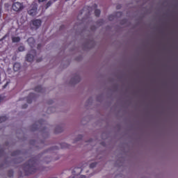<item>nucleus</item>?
Instances as JSON below:
<instances>
[{
    "instance_id": "412c9836",
    "label": "nucleus",
    "mask_w": 178,
    "mask_h": 178,
    "mask_svg": "<svg viewBox=\"0 0 178 178\" xmlns=\"http://www.w3.org/2000/svg\"><path fill=\"white\" fill-rule=\"evenodd\" d=\"M109 20H113V15H110L108 17Z\"/></svg>"
},
{
    "instance_id": "a878e982",
    "label": "nucleus",
    "mask_w": 178,
    "mask_h": 178,
    "mask_svg": "<svg viewBox=\"0 0 178 178\" xmlns=\"http://www.w3.org/2000/svg\"><path fill=\"white\" fill-rule=\"evenodd\" d=\"M46 0H38V2H44Z\"/></svg>"
},
{
    "instance_id": "423d86ee",
    "label": "nucleus",
    "mask_w": 178,
    "mask_h": 178,
    "mask_svg": "<svg viewBox=\"0 0 178 178\" xmlns=\"http://www.w3.org/2000/svg\"><path fill=\"white\" fill-rule=\"evenodd\" d=\"M80 173H81V168H75L72 171V175L74 177L72 178H74L76 176H79Z\"/></svg>"
},
{
    "instance_id": "393cba45",
    "label": "nucleus",
    "mask_w": 178,
    "mask_h": 178,
    "mask_svg": "<svg viewBox=\"0 0 178 178\" xmlns=\"http://www.w3.org/2000/svg\"><path fill=\"white\" fill-rule=\"evenodd\" d=\"M117 16H122V13H118Z\"/></svg>"
},
{
    "instance_id": "f257e3e1",
    "label": "nucleus",
    "mask_w": 178,
    "mask_h": 178,
    "mask_svg": "<svg viewBox=\"0 0 178 178\" xmlns=\"http://www.w3.org/2000/svg\"><path fill=\"white\" fill-rule=\"evenodd\" d=\"M81 81V76L78 74H75L70 80L69 85L70 86H76V84H79Z\"/></svg>"
},
{
    "instance_id": "aec40b11",
    "label": "nucleus",
    "mask_w": 178,
    "mask_h": 178,
    "mask_svg": "<svg viewBox=\"0 0 178 178\" xmlns=\"http://www.w3.org/2000/svg\"><path fill=\"white\" fill-rule=\"evenodd\" d=\"M38 124H40V122H37L36 124H33L32 126L31 130H35V129H36L35 127L38 126Z\"/></svg>"
},
{
    "instance_id": "c85d7f7f",
    "label": "nucleus",
    "mask_w": 178,
    "mask_h": 178,
    "mask_svg": "<svg viewBox=\"0 0 178 178\" xmlns=\"http://www.w3.org/2000/svg\"><path fill=\"white\" fill-rule=\"evenodd\" d=\"M38 62H41V59H40V60H38Z\"/></svg>"
},
{
    "instance_id": "0eeeda50",
    "label": "nucleus",
    "mask_w": 178,
    "mask_h": 178,
    "mask_svg": "<svg viewBox=\"0 0 178 178\" xmlns=\"http://www.w3.org/2000/svg\"><path fill=\"white\" fill-rule=\"evenodd\" d=\"M28 44L30 45V47H31V48H33V47H34V45H35V40H34V38H29L28 40Z\"/></svg>"
},
{
    "instance_id": "f8f14e48",
    "label": "nucleus",
    "mask_w": 178,
    "mask_h": 178,
    "mask_svg": "<svg viewBox=\"0 0 178 178\" xmlns=\"http://www.w3.org/2000/svg\"><path fill=\"white\" fill-rule=\"evenodd\" d=\"M34 97V94L31 93L27 99V102L28 104H31V98H33Z\"/></svg>"
},
{
    "instance_id": "6ab92c4d",
    "label": "nucleus",
    "mask_w": 178,
    "mask_h": 178,
    "mask_svg": "<svg viewBox=\"0 0 178 178\" xmlns=\"http://www.w3.org/2000/svg\"><path fill=\"white\" fill-rule=\"evenodd\" d=\"M6 117H1L0 118V123H2V122H5L6 120Z\"/></svg>"
},
{
    "instance_id": "cd10ccee",
    "label": "nucleus",
    "mask_w": 178,
    "mask_h": 178,
    "mask_svg": "<svg viewBox=\"0 0 178 178\" xmlns=\"http://www.w3.org/2000/svg\"><path fill=\"white\" fill-rule=\"evenodd\" d=\"M119 177H120V175H118V176H117V178H119Z\"/></svg>"
},
{
    "instance_id": "39448f33",
    "label": "nucleus",
    "mask_w": 178,
    "mask_h": 178,
    "mask_svg": "<svg viewBox=\"0 0 178 178\" xmlns=\"http://www.w3.org/2000/svg\"><path fill=\"white\" fill-rule=\"evenodd\" d=\"M28 13L30 16H35L37 15V6H31V8L28 10Z\"/></svg>"
},
{
    "instance_id": "1a4fd4ad",
    "label": "nucleus",
    "mask_w": 178,
    "mask_h": 178,
    "mask_svg": "<svg viewBox=\"0 0 178 178\" xmlns=\"http://www.w3.org/2000/svg\"><path fill=\"white\" fill-rule=\"evenodd\" d=\"M81 140H83V135H78L74 140V143H77L78 141H81Z\"/></svg>"
},
{
    "instance_id": "2eb2a0df",
    "label": "nucleus",
    "mask_w": 178,
    "mask_h": 178,
    "mask_svg": "<svg viewBox=\"0 0 178 178\" xmlns=\"http://www.w3.org/2000/svg\"><path fill=\"white\" fill-rule=\"evenodd\" d=\"M96 166H97V162H93L90 164L89 168L90 169H94V168H95Z\"/></svg>"
},
{
    "instance_id": "7ed1b4c3",
    "label": "nucleus",
    "mask_w": 178,
    "mask_h": 178,
    "mask_svg": "<svg viewBox=\"0 0 178 178\" xmlns=\"http://www.w3.org/2000/svg\"><path fill=\"white\" fill-rule=\"evenodd\" d=\"M34 58H35V51L31 50L26 57V60L28 62H33L34 60Z\"/></svg>"
},
{
    "instance_id": "5701e85b",
    "label": "nucleus",
    "mask_w": 178,
    "mask_h": 178,
    "mask_svg": "<svg viewBox=\"0 0 178 178\" xmlns=\"http://www.w3.org/2000/svg\"><path fill=\"white\" fill-rule=\"evenodd\" d=\"M2 101H3V97H2V96H0V102H2Z\"/></svg>"
},
{
    "instance_id": "4468645a",
    "label": "nucleus",
    "mask_w": 178,
    "mask_h": 178,
    "mask_svg": "<svg viewBox=\"0 0 178 178\" xmlns=\"http://www.w3.org/2000/svg\"><path fill=\"white\" fill-rule=\"evenodd\" d=\"M35 90L36 92H42V88L41 86H38L35 88Z\"/></svg>"
},
{
    "instance_id": "a211bd4d",
    "label": "nucleus",
    "mask_w": 178,
    "mask_h": 178,
    "mask_svg": "<svg viewBox=\"0 0 178 178\" xmlns=\"http://www.w3.org/2000/svg\"><path fill=\"white\" fill-rule=\"evenodd\" d=\"M18 51H19V52H23V51H24V46H20V47H18Z\"/></svg>"
},
{
    "instance_id": "f3484780",
    "label": "nucleus",
    "mask_w": 178,
    "mask_h": 178,
    "mask_svg": "<svg viewBox=\"0 0 178 178\" xmlns=\"http://www.w3.org/2000/svg\"><path fill=\"white\" fill-rule=\"evenodd\" d=\"M95 16H99V15L101 14V10H95Z\"/></svg>"
},
{
    "instance_id": "20e7f679",
    "label": "nucleus",
    "mask_w": 178,
    "mask_h": 178,
    "mask_svg": "<svg viewBox=\"0 0 178 178\" xmlns=\"http://www.w3.org/2000/svg\"><path fill=\"white\" fill-rule=\"evenodd\" d=\"M13 9L15 12H20L23 9V4L20 2H15L13 5Z\"/></svg>"
},
{
    "instance_id": "ddd939ff",
    "label": "nucleus",
    "mask_w": 178,
    "mask_h": 178,
    "mask_svg": "<svg viewBox=\"0 0 178 178\" xmlns=\"http://www.w3.org/2000/svg\"><path fill=\"white\" fill-rule=\"evenodd\" d=\"M2 76H5V71H3V69L0 67V82L2 79Z\"/></svg>"
},
{
    "instance_id": "4be33fe9",
    "label": "nucleus",
    "mask_w": 178,
    "mask_h": 178,
    "mask_svg": "<svg viewBox=\"0 0 178 178\" xmlns=\"http://www.w3.org/2000/svg\"><path fill=\"white\" fill-rule=\"evenodd\" d=\"M77 178H86V176L84 175H80Z\"/></svg>"
},
{
    "instance_id": "bb28decb",
    "label": "nucleus",
    "mask_w": 178,
    "mask_h": 178,
    "mask_svg": "<svg viewBox=\"0 0 178 178\" xmlns=\"http://www.w3.org/2000/svg\"><path fill=\"white\" fill-rule=\"evenodd\" d=\"M40 47H41V44L38 45V48H40Z\"/></svg>"
},
{
    "instance_id": "dca6fc26",
    "label": "nucleus",
    "mask_w": 178,
    "mask_h": 178,
    "mask_svg": "<svg viewBox=\"0 0 178 178\" xmlns=\"http://www.w3.org/2000/svg\"><path fill=\"white\" fill-rule=\"evenodd\" d=\"M51 5H52V1H48L47 3L46 4V9H48V8L51 6Z\"/></svg>"
},
{
    "instance_id": "b1692460",
    "label": "nucleus",
    "mask_w": 178,
    "mask_h": 178,
    "mask_svg": "<svg viewBox=\"0 0 178 178\" xmlns=\"http://www.w3.org/2000/svg\"><path fill=\"white\" fill-rule=\"evenodd\" d=\"M22 108H23L24 109H26V108H27V105H26V104H24V105L22 106Z\"/></svg>"
},
{
    "instance_id": "6e6552de",
    "label": "nucleus",
    "mask_w": 178,
    "mask_h": 178,
    "mask_svg": "<svg viewBox=\"0 0 178 178\" xmlns=\"http://www.w3.org/2000/svg\"><path fill=\"white\" fill-rule=\"evenodd\" d=\"M21 67H22V66L20 65V63H16L13 65V70H14V72H19V70H20Z\"/></svg>"
},
{
    "instance_id": "9b49d317",
    "label": "nucleus",
    "mask_w": 178,
    "mask_h": 178,
    "mask_svg": "<svg viewBox=\"0 0 178 178\" xmlns=\"http://www.w3.org/2000/svg\"><path fill=\"white\" fill-rule=\"evenodd\" d=\"M12 41L13 42H19L20 41V37H13Z\"/></svg>"
},
{
    "instance_id": "9d476101",
    "label": "nucleus",
    "mask_w": 178,
    "mask_h": 178,
    "mask_svg": "<svg viewBox=\"0 0 178 178\" xmlns=\"http://www.w3.org/2000/svg\"><path fill=\"white\" fill-rule=\"evenodd\" d=\"M55 133H62V131H63V129H62V127L58 126V127H56L55 129Z\"/></svg>"
},
{
    "instance_id": "f03ea898",
    "label": "nucleus",
    "mask_w": 178,
    "mask_h": 178,
    "mask_svg": "<svg viewBox=\"0 0 178 178\" xmlns=\"http://www.w3.org/2000/svg\"><path fill=\"white\" fill-rule=\"evenodd\" d=\"M42 21L41 19H33L31 22V29L32 30H37L41 26Z\"/></svg>"
}]
</instances>
